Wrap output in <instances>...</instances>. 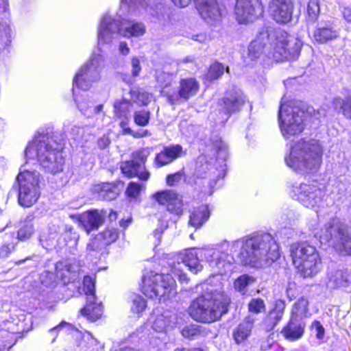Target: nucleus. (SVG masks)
<instances>
[{
  "label": "nucleus",
  "mask_w": 351,
  "mask_h": 351,
  "mask_svg": "<svg viewBox=\"0 0 351 351\" xmlns=\"http://www.w3.org/2000/svg\"><path fill=\"white\" fill-rule=\"evenodd\" d=\"M254 283L255 278L254 277L247 274H243L235 280L234 287L237 291L242 294H245L247 291V289Z\"/></svg>",
  "instance_id": "e433bc0d"
},
{
  "label": "nucleus",
  "mask_w": 351,
  "mask_h": 351,
  "mask_svg": "<svg viewBox=\"0 0 351 351\" xmlns=\"http://www.w3.org/2000/svg\"><path fill=\"white\" fill-rule=\"evenodd\" d=\"M328 286L330 288L346 287L351 283V276L346 269H332L328 273Z\"/></svg>",
  "instance_id": "b1692460"
},
{
  "label": "nucleus",
  "mask_w": 351,
  "mask_h": 351,
  "mask_svg": "<svg viewBox=\"0 0 351 351\" xmlns=\"http://www.w3.org/2000/svg\"><path fill=\"white\" fill-rule=\"evenodd\" d=\"M171 162V158H169L165 147H164L160 153L156 154L154 163L156 167L160 168Z\"/></svg>",
  "instance_id": "49530a36"
},
{
  "label": "nucleus",
  "mask_w": 351,
  "mask_h": 351,
  "mask_svg": "<svg viewBox=\"0 0 351 351\" xmlns=\"http://www.w3.org/2000/svg\"><path fill=\"white\" fill-rule=\"evenodd\" d=\"M58 234L54 231L53 232H49L47 236L45 234H42L40 236L39 241L43 247L48 249L52 246H56V244L60 245L58 241Z\"/></svg>",
  "instance_id": "ea45409f"
},
{
  "label": "nucleus",
  "mask_w": 351,
  "mask_h": 351,
  "mask_svg": "<svg viewBox=\"0 0 351 351\" xmlns=\"http://www.w3.org/2000/svg\"><path fill=\"white\" fill-rule=\"evenodd\" d=\"M100 238L97 236L95 239H93L88 245H87V251L88 252L97 251L100 248V244L99 241H100Z\"/></svg>",
  "instance_id": "e2e57ef3"
},
{
  "label": "nucleus",
  "mask_w": 351,
  "mask_h": 351,
  "mask_svg": "<svg viewBox=\"0 0 351 351\" xmlns=\"http://www.w3.org/2000/svg\"><path fill=\"white\" fill-rule=\"evenodd\" d=\"M126 120H123L120 123V127L123 130L124 134H132L134 137H143L147 135V132L145 131L143 134H132V130L128 127V119L125 118Z\"/></svg>",
  "instance_id": "680f3d73"
},
{
  "label": "nucleus",
  "mask_w": 351,
  "mask_h": 351,
  "mask_svg": "<svg viewBox=\"0 0 351 351\" xmlns=\"http://www.w3.org/2000/svg\"><path fill=\"white\" fill-rule=\"evenodd\" d=\"M286 304L282 300H276L274 308L269 313L263 320L264 327L266 330H273L282 319Z\"/></svg>",
  "instance_id": "412c9836"
},
{
  "label": "nucleus",
  "mask_w": 351,
  "mask_h": 351,
  "mask_svg": "<svg viewBox=\"0 0 351 351\" xmlns=\"http://www.w3.org/2000/svg\"><path fill=\"white\" fill-rule=\"evenodd\" d=\"M322 243H327L342 254L351 252V237L347 226L339 219H330L324 226L319 236Z\"/></svg>",
  "instance_id": "9b49d317"
},
{
  "label": "nucleus",
  "mask_w": 351,
  "mask_h": 351,
  "mask_svg": "<svg viewBox=\"0 0 351 351\" xmlns=\"http://www.w3.org/2000/svg\"><path fill=\"white\" fill-rule=\"evenodd\" d=\"M165 149L171 158V162L174 161L178 158H180L183 154L182 147L180 145H171L165 147Z\"/></svg>",
  "instance_id": "603ef678"
},
{
  "label": "nucleus",
  "mask_w": 351,
  "mask_h": 351,
  "mask_svg": "<svg viewBox=\"0 0 351 351\" xmlns=\"http://www.w3.org/2000/svg\"><path fill=\"white\" fill-rule=\"evenodd\" d=\"M224 71L225 67L222 64L215 62L210 65L207 77L210 80H217L223 74Z\"/></svg>",
  "instance_id": "c03bdc74"
},
{
  "label": "nucleus",
  "mask_w": 351,
  "mask_h": 351,
  "mask_svg": "<svg viewBox=\"0 0 351 351\" xmlns=\"http://www.w3.org/2000/svg\"><path fill=\"white\" fill-rule=\"evenodd\" d=\"M40 187L19 186V202L25 207H29L36 202L40 197Z\"/></svg>",
  "instance_id": "a878e982"
},
{
  "label": "nucleus",
  "mask_w": 351,
  "mask_h": 351,
  "mask_svg": "<svg viewBox=\"0 0 351 351\" xmlns=\"http://www.w3.org/2000/svg\"><path fill=\"white\" fill-rule=\"evenodd\" d=\"M173 75L169 73L162 72L157 76V81L162 87V93L165 96L164 91L173 93V90H166L169 86H171L173 82Z\"/></svg>",
  "instance_id": "79ce46f5"
},
{
  "label": "nucleus",
  "mask_w": 351,
  "mask_h": 351,
  "mask_svg": "<svg viewBox=\"0 0 351 351\" xmlns=\"http://www.w3.org/2000/svg\"><path fill=\"white\" fill-rule=\"evenodd\" d=\"M64 239L65 240L69 239V241H66V245H69L71 247H73L77 245L79 235L75 232L73 231V228L71 226H66Z\"/></svg>",
  "instance_id": "a18cd8bd"
},
{
  "label": "nucleus",
  "mask_w": 351,
  "mask_h": 351,
  "mask_svg": "<svg viewBox=\"0 0 351 351\" xmlns=\"http://www.w3.org/2000/svg\"><path fill=\"white\" fill-rule=\"evenodd\" d=\"M75 100L79 110L87 117H93L99 113L103 110V104L93 107V103L88 98L84 97L82 99H75Z\"/></svg>",
  "instance_id": "2f4dec72"
},
{
  "label": "nucleus",
  "mask_w": 351,
  "mask_h": 351,
  "mask_svg": "<svg viewBox=\"0 0 351 351\" xmlns=\"http://www.w3.org/2000/svg\"><path fill=\"white\" fill-rule=\"evenodd\" d=\"M80 223L88 234L93 230H97L104 222V217L97 210L84 213L79 217Z\"/></svg>",
  "instance_id": "5701e85b"
},
{
  "label": "nucleus",
  "mask_w": 351,
  "mask_h": 351,
  "mask_svg": "<svg viewBox=\"0 0 351 351\" xmlns=\"http://www.w3.org/2000/svg\"><path fill=\"white\" fill-rule=\"evenodd\" d=\"M132 104L130 101L126 99L117 100L114 104V111L119 117L128 118L130 112Z\"/></svg>",
  "instance_id": "4c0bfd02"
},
{
  "label": "nucleus",
  "mask_w": 351,
  "mask_h": 351,
  "mask_svg": "<svg viewBox=\"0 0 351 351\" xmlns=\"http://www.w3.org/2000/svg\"><path fill=\"white\" fill-rule=\"evenodd\" d=\"M146 301L140 295H136L132 300V311L134 313H139L146 308Z\"/></svg>",
  "instance_id": "864d4df0"
},
{
  "label": "nucleus",
  "mask_w": 351,
  "mask_h": 351,
  "mask_svg": "<svg viewBox=\"0 0 351 351\" xmlns=\"http://www.w3.org/2000/svg\"><path fill=\"white\" fill-rule=\"evenodd\" d=\"M19 186L40 187V176L36 171L23 170L21 171L16 178Z\"/></svg>",
  "instance_id": "c85d7f7f"
},
{
  "label": "nucleus",
  "mask_w": 351,
  "mask_h": 351,
  "mask_svg": "<svg viewBox=\"0 0 351 351\" xmlns=\"http://www.w3.org/2000/svg\"><path fill=\"white\" fill-rule=\"evenodd\" d=\"M150 149L149 148L141 149L132 153V160L135 163L138 164L139 167L141 168V167H143L144 168V165L148 156L150 155Z\"/></svg>",
  "instance_id": "a19ab883"
},
{
  "label": "nucleus",
  "mask_w": 351,
  "mask_h": 351,
  "mask_svg": "<svg viewBox=\"0 0 351 351\" xmlns=\"http://www.w3.org/2000/svg\"><path fill=\"white\" fill-rule=\"evenodd\" d=\"M323 152V146L319 141L301 140L291 147L285 161L290 169L299 174L313 173L322 165Z\"/></svg>",
  "instance_id": "39448f33"
},
{
  "label": "nucleus",
  "mask_w": 351,
  "mask_h": 351,
  "mask_svg": "<svg viewBox=\"0 0 351 351\" xmlns=\"http://www.w3.org/2000/svg\"><path fill=\"white\" fill-rule=\"evenodd\" d=\"M238 250L243 264L255 268L269 267L280 256L278 244L270 234L237 240L233 243L232 250Z\"/></svg>",
  "instance_id": "7ed1b4c3"
},
{
  "label": "nucleus",
  "mask_w": 351,
  "mask_h": 351,
  "mask_svg": "<svg viewBox=\"0 0 351 351\" xmlns=\"http://www.w3.org/2000/svg\"><path fill=\"white\" fill-rule=\"evenodd\" d=\"M175 324V317L169 312H165L156 316L153 322L152 328L156 332H162L172 328Z\"/></svg>",
  "instance_id": "7c9ffc66"
},
{
  "label": "nucleus",
  "mask_w": 351,
  "mask_h": 351,
  "mask_svg": "<svg viewBox=\"0 0 351 351\" xmlns=\"http://www.w3.org/2000/svg\"><path fill=\"white\" fill-rule=\"evenodd\" d=\"M254 321L255 319L253 316L248 315L235 328L233 337L237 343L244 342L250 336Z\"/></svg>",
  "instance_id": "393cba45"
},
{
  "label": "nucleus",
  "mask_w": 351,
  "mask_h": 351,
  "mask_svg": "<svg viewBox=\"0 0 351 351\" xmlns=\"http://www.w3.org/2000/svg\"><path fill=\"white\" fill-rule=\"evenodd\" d=\"M229 301L224 293L211 291L195 300L189 308V313L197 322H213L227 313Z\"/></svg>",
  "instance_id": "423d86ee"
},
{
  "label": "nucleus",
  "mask_w": 351,
  "mask_h": 351,
  "mask_svg": "<svg viewBox=\"0 0 351 351\" xmlns=\"http://www.w3.org/2000/svg\"><path fill=\"white\" fill-rule=\"evenodd\" d=\"M305 327V322L291 317L281 330V334L289 341H296L303 336Z\"/></svg>",
  "instance_id": "4be33fe9"
},
{
  "label": "nucleus",
  "mask_w": 351,
  "mask_h": 351,
  "mask_svg": "<svg viewBox=\"0 0 351 351\" xmlns=\"http://www.w3.org/2000/svg\"><path fill=\"white\" fill-rule=\"evenodd\" d=\"M132 75L134 76H137L141 70L140 61L138 58L134 57L132 59Z\"/></svg>",
  "instance_id": "69168bd1"
},
{
  "label": "nucleus",
  "mask_w": 351,
  "mask_h": 351,
  "mask_svg": "<svg viewBox=\"0 0 351 351\" xmlns=\"http://www.w3.org/2000/svg\"><path fill=\"white\" fill-rule=\"evenodd\" d=\"M341 13L343 19L347 23H351V6H343L341 8Z\"/></svg>",
  "instance_id": "0e129e2a"
},
{
  "label": "nucleus",
  "mask_w": 351,
  "mask_h": 351,
  "mask_svg": "<svg viewBox=\"0 0 351 351\" xmlns=\"http://www.w3.org/2000/svg\"><path fill=\"white\" fill-rule=\"evenodd\" d=\"M324 186L316 180L295 183L289 187L290 195L306 208H313L322 200Z\"/></svg>",
  "instance_id": "f8f14e48"
},
{
  "label": "nucleus",
  "mask_w": 351,
  "mask_h": 351,
  "mask_svg": "<svg viewBox=\"0 0 351 351\" xmlns=\"http://www.w3.org/2000/svg\"><path fill=\"white\" fill-rule=\"evenodd\" d=\"M210 211L207 205H202L195 208L191 212L189 224L195 228H200L209 218Z\"/></svg>",
  "instance_id": "c756f323"
},
{
  "label": "nucleus",
  "mask_w": 351,
  "mask_h": 351,
  "mask_svg": "<svg viewBox=\"0 0 351 351\" xmlns=\"http://www.w3.org/2000/svg\"><path fill=\"white\" fill-rule=\"evenodd\" d=\"M263 12L261 0H237L234 9L236 20L241 24L253 22Z\"/></svg>",
  "instance_id": "2eb2a0df"
},
{
  "label": "nucleus",
  "mask_w": 351,
  "mask_h": 351,
  "mask_svg": "<svg viewBox=\"0 0 351 351\" xmlns=\"http://www.w3.org/2000/svg\"><path fill=\"white\" fill-rule=\"evenodd\" d=\"M150 113L147 110L136 111L134 115V120L136 124L140 126H145L149 121Z\"/></svg>",
  "instance_id": "de8ad7c7"
},
{
  "label": "nucleus",
  "mask_w": 351,
  "mask_h": 351,
  "mask_svg": "<svg viewBox=\"0 0 351 351\" xmlns=\"http://www.w3.org/2000/svg\"><path fill=\"white\" fill-rule=\"evenodd\" d=\"M199 258H204L210 267L215 269L214 272L217 275H223L231 269L230 261L226 260L228 254L217 248L189 249L184 251L181 257L182 263L193 274H197L202 269Z\"/></svg>",
  "instance_id": "0eeeda50"
},
{
  "label": "nucleus",
  "mask_w": 351,
  "mask_h": 351,
  "mask_svg": "<svg viewBox=\"0 0 351 351\" xmlns=\"http://www.w3.org/2000/svg\"><path fill=\"white\" fill-rule=\"evenodd\" d=\"M304 104L300 101L282 103L278 111V125L285 138L299 135L304 129Z\"/></svg>",
  "instance_id": "6e6552de"
},
{
  "label": "nucleus",
  "mask_w": 351,
  "mask_h": 351,
  "mask_svg": "<svg viewBox=\"0 0 351 351\" xmlns=\"http://www.w3.org/2000/svg\"><path fill=\"white\" fill-rule=\"evenodd\" d=\"M121 169L122 173L128 178L137 176L140 180L147 181L150 176V173L146 169L140 171L141 167L132 160L121 162Z\"/></svg>",
  "instance_id": "bb28decb"
},
{
  "label": "nucleus",
  "mask_w": 351,
  "mask_h": 351,
  "mask_svg": "<svg viewBox=\"0 0 351 351\" xmlns=\"http://www.w3.org/2000/svg\"><path fill=\"white\" fill-rule=\"evenodd\" d=\"M302 42L297 37L278 29L271 33L263 32L248 47V56L254 60L265 55L277 62L298 57Z\"/></svg>",
  "instance_id": "f03ea898"
},
{
  "label": "nucleus",
  "mask_w": 351,
  "mask_h": 351,
  "mask_svg": "<svg viewBox=\"0 0 351 351\" xmlns=\"http://www.w3.org/2000/svg\"><path fill=\"white\" fill-rule=\"evenodd\" d=\"M183 173L180 171L176 172L173 174H170L167 177L166 182L169 186H174L180 182L182 178Z\"/></svg>",
  "instance_id": "052dcab7"
},
{
  "label": "nucleus",
  "mask_w": 351,
  "mask_h": 351,
  "mask_svg": "<svg viewBox=\"0 0 351 351\" xmlns=\"http://www.w3.org/2000/svg\"><path fill=\"white\" fill-rule=\"evenodd\" d=\"M308 316V301L302 297L293 304L291 310V318L302 321Z\"/></svg>",
  "instance_id": "72a5a7b5"
},
{
  "label": "nucleus",
  "mask_w": 351,
  "mask_h": 351,
  "mask_svg": "<svg viewBox=\"0 0 351 351\" xmlns=\"http://www.w3.org/2000/svg\"><path fill=\"white\" fill-rule=\"evenodd\" d=\"M332 105L336 110L341 112L345 117L351 119V97L335 98L332 101Z\"/></svg>",
  "instance_id": "c9c22d12"
},
{
  "label": "nucleus",
  "mask_w": 351,
  "mask_h": 351,
  "mask_svg": "<svg viewBox=\"0 0 351 351\" xmlns=\"http://www.w3.org/2000/svg\"><path fill=\"white\" fill-rule=\"evenodd\" d=\"M248 308L250 312L258 314L265 310V304L262 299L254 298L250 302Z\"/></svg>",
  "instance_id": "09e8293b"
},
{
  "label": "nucleus",
  "mask_w": 351,
  "mask_h": 351,
  "mask_svg": "<svg viewBox=\"0 0 351 351\" xmlns=\"http://www.w3.org/2000/svg\"><path fill=\"white\" fill-rule=\"evenodd\" d=\"M293 263L303 278H312L322 269V259L317 249L307 243H293L290 249Z\"/></svg>",
  "instance_id": "1a4fd4ad"
},
{
  "label": "nucleus",
  "mask_w": 351,
  "mask_h": 351,
  "mask_svg": "<svg viewBox=\"0 0 351 351\" xmlns=\"http://www.w3.org/2000/svg\"><path fill=\"white\" fill-rule=\"evenodd\" d=\"M153 198L160 205L165 206L167 210L176 215H181L183 211V203L180 195L171 190L157 192Z\"/></svg>",
  "instance_id": "a211bd4d"
},
{
  "label": "nucleus",
  "mask_w": 351,
  "mask_h": 351,
  "mask_svg": "<svg viewBox=\"0 0 351 351\" xmlns=\"http://www.w3.org/2000/svg\"><path fill=\"white\" fill-rule=\"evenodd\" d=\"M130 93L131 101L138 106H146L152 99V95L149 93L139 88H132Z\"/></svg>",
  "instance_id": "f704fd0d"
},
{
  "label": "nucleus",
  "mask_w": 351,
  "mask_h": 351,
  "mask_svg": "<svg viewBox=\"0 0 351 351\" xmlns=\"http://www.w3.org/2000/svg\"><path fill=\"white\" fill-rule=\"evenodd\" d=\"M176 287V281L169 274L150 271L143 278V294L160 302H165L174 298L177 293Z\"/></svg>",
  "instance_id": "9d476101"
},
{
  "label": "nucleus",
  "mask_w": 351,
  "mask_h": 351,
  "mask_svg": "<svg viewBox=\"0 0 351 351\" xmlns=\"http://www.w3.org/2000/svg\"><path fill=\"white\" fill-rule=\"evenodd\" d=\"M93 191L97 193L100 198L111 201L117 197L119 189L115 184L107 182L95 185Z\"/></svg>",
  "instance_id": "cd10ccee"
},
{
  "label": "nucleus",
  "mask_w": 351,
  "mask_h": 351,
  "mask_svg": "<svg viewBox=\"0 0 351 351\" xmlns=\"http://www.w3.org/2000/svg\"><path fill=\"white\" fill-rule=\"evenodd\" d=\"M195 8L201 17L210 25H218L221 20V14L217 0H193ZM177 7L185 8L191 0H171Z\"/></svg>",
  "instance_id": "ddd939ff"
},
{
  "label": "nucleus",
  "mask_w": 351,
  "mask_h": 351,
  "mask_svg": "<svg viewBox=\"0 0 351 351\" xmlns=\"http://www.w3.org/2000/svg\"><path fill=\"white\" fill-rule=\"evenodd\" d=\"M83 291L86 295V305L82 309V315L91 322L99 319L103 313L101 302H97L95 295V278L86 276L83 280Z\"/></svg>",
  "instance_id": "4468645a"
},
{
  "label": "nucleus",
  "mask_w": 351,
  "mask_h": 351,
  "mask_svg": "<svg viewBox=\"0 0 351 351\" xmlns=\"http://www.w3.org/2000/svg\"><path fill=\"white\" fill-rule=\"evenodd\" d=\"M311 330L315 334L318 339H323L325 335V330L319 321H314L311 324Z\"/></svg>",
  "instance_id": "4d7b16f0"
},
{
  "label": "nucleus",
  "mask_w": 351,
  "mask_h": 351,
  "mask_svg": "<svg viewBox=\"0 0 351 351\" xmlns=\"http://www.w3.org/2000/svg\"><path fill=\"white\" fill-rule=\"evenodd\" d=\"M182 335L185 338L193 339L200 334L198 326L190 325L182 330Z\"/></svg>",
  "instance_id": "5fc2aeb1"
},
{
  "label": "nucleus",
  "mask_w": 351,
  "mask_h": 351,
  "mask_svg": "<svg viewBox=\"0 0 351 351\" xmlns=\"http://www.w3.org/2000/svg\"><path fill=\"white\" fill-rule=\"evenodd\" d=\"M98 236L103 240V245H109L118 239L119 232L117 229H108Z\"/></svg>",
  "instance_id": "37998d69"
},
{
  "label": "nucleus",
  "mask_w": 351,
  "mask_h": 351,
  "mask_svg": "<svg viewBox=\"0 0 351 351\" xmlns=\"http://www.w3.org/2000/svg\"><path fill=\"white\" fill-rule=\"evenodd\" d=\"M199 87V83L195 78H186L180 81L178 93L176 90H173V93H166L165 91L164 93L169 102L175 104L178 102L180 98L187 100L194 96L197 93Z\"/></svg>",
  "instance_id": "aec40b11"
},
{
  "label": "nucleus",
  "mask_w": 351,
  "mask_h": 351,
  "mask_svg": "<svg viewBox=\"0 0 351 351\" xmlns=\"http://www.w3.org/2000/svg\"><path fill=\"white\" fill-rule=\"evenodd\" d=\"M269 12L278 23L286 24L292 19L294 4L293 0H271Z\"/></svg>",
  "instance_id": "f3484780"
},
{
  "label": "nucleus",
  "mask_w": 351,
  "mask_h": 351,
  "mask_svg": "<svg viewBox=\"0 0 351 351\" xmlns=\"http://www.w3.org/2000/svg\"><path fill=\"white\" fill-rule=\"evenodd\" d=\"M62 149V144L57 141L56 135L39 134L27 147L25 157L27 160L36 158L46 171L56 173L62 171L64 164Z\"/></svg>",
  "instance_id": "20e7f679"
},
{
  "label": "nucleus",
  "mask_w": 351,
  "mask_h": 351,
  "mask_svg": "<svg viewBox=\"0 0 351 351\" xmlns=\"http://www.w3.org/2000/svg\"><path fill=\"white\" fill-rule=\"evenodd\" d=\"M319 12L320 7L319 0H310L307 5V21L311 23L316 22Z\"/></svg>",
  "instance_id": "58836bf2"
},
{
  "label": "nucleus",
  "mask_w": 351,
  "mask_h": 351,
  "mask_svg": "<svg viewBox=\"0 0 351 351\" xmlns=\"http://www.w3.org/2000/svg\"><path fill=\"white\" fill-rule=\"evenodd\" d=\"M34 232V229L32 223L24 225L18 231V239L21 241H25L31 237Z\"/></svg>",
  "instance_id": "3c124183"
},
{
  "label": "nucleus",
  "mask_w": 351,
  "mask_h": 351,
  "mask_svg": "<svg viewBox=\"0 0 351 351\" xmlns=\"http://www.w3.org/2000/svg\"><path fill=\"white\" fill-rule=\"evenodd\" d=\"M149 0H121L120 9L122 13H135L145 9Z\"/></svg>",
  "instance_id": "473e14b6"
},
{
  "label": "nucleus",
  "mask_w": 351,
  "mask_h": 351,
  "mask_svg": "<svg viewBox=\"0 0 351 351\" xmlns=\"http://www.w3.org/2000/svg\"><path fill=\"white\" fill-rule=\"evenodd\" d=\"M145 32L146 27L142 22L125 21L121 16L104 14L97 28L99 53L94 52L90 60L80 68L73 79V86L86 90L93 83L100 80V74L104 66L102 46L110 45L118 36L125 38L140 37Z\"/></svg>",
  "instance_id": "f257e3e1"
},
{
  "label": "nucleus",
  "mask_w": 351,
  "mask_h": 351,
  "mask_svg": "<svg viewBox=\"0 0 351 351\" xmlns=\"http://www.w3.org/2000/svg\"><path fill=\"white\" fill-rule=\"evenodd\" d=\"M110 143V141L108 135H104L101 138H99L97 141V145L99 148L105 149L106 148L109 144Z\"/></svg>",
  "instance_id": "774afa93"
},
{
  "label": "nucleus",
  "mask_w": 351,
  "mask_h": 351,
  "mask_svg": "<svg viewBox=\"0 0 351 351\" xmlns=\"http://www.w3.org/2000/svg\"><path fill=\"white\" fill-rule=\"evenodd\" d=\"M119 52L122 56H128L130 52V49L125 41H121L119 44Z\"/></svg>",
  "instance_id": "338daca9"
},
{
  "label": "nucleus",
  "mask_w": 351,
  "mask_h": 351,
  "mask_svg": "<svg viewBox=\"0 0 351 351\" xmlns=\"http://www.w3.org/2000/svg\"><path fill=\"white\" fill-rule=\"evenodd\" d=\"M84 134H85V128H84L77 126V125H74L71 128V135L73 136V138L75 140H77V141L82 140L84 138Z\"/></svg>",
  "instance_id": "bf43d9fd"
},
{
  "label": "nucleus",
  "mask_w": 351,
  "mask_h": 351,
  "mask_svg": "<svg viewBox=\"0 0 351 351\" xmlns=\"http://www.w3.org/2000/svg\"><path fill=\"white\" fill-rule=\"evenodd\" d=\"M339 35V29L336 27L334 21L330 19L319 21L313 32L315 40L319 44L336 40Z\"/></svg>",
  "instance_id": "6ab92c4d"
},
{
  "label": "nucleus",
  "mask_w": 351,
  "mask_h": 351,
  "mask_svg": "<svg viewBox=\"0 0 351 351\" xmlns=\"http://www.w3.org/2000/svg\"><path fill=\"white\" fill-rule=\"evenodd\" d=\"M144 187L145 186L142 184L131 182L126 189V195L130 197L136 198L139 195Z\"/></svg>",
  "instance_id": "8fccbe9b"
},
{
  "label": "nucleus",
  "mask_w": 351,
  "mask_h": 351,
  "mask_svg": "<svg viewBox=\"0 0 351 351\" xmlns=\"http://www.w3.org/2000/svg\"><path fill=\"white\" fill-rule=\"evenodd\" d=\"M63 328H67L68 330H70L72 328V326L70 324L66 322H62L60 324L51 328L49 330V333L53 336L52 342L55 341L60 330H61Z\"/></svg>",
  "instance_id": "13d9d810"
},
{
  "label": "nucleus",
  "mask_w": 351,
  "mask_h": 351,
  "mask_svg": "<svg viewBox=\"0 0 351 351\" xmlns=\"http://www.w3.org/2000/svg\"><path fill=\"white\" fill-rule=\"evenodd\" d=\"M56 275L58 277L64 280V278H70L67 274H70L71 268L68 267V265L64 262H58L56 266Z\"/></svg>",
  "instance_id": "6e6d98bb"
},
{
  "label": "nucleus",
  "mask_w": 351,
  "mask_h": 351,
  "mask_svg": "<svg viewBox=\"0 0 351 351\" xmlns=\"http://www.w3.org/2000/svg\"><path fill=\"white\" fill-rule=\"evenodd\" d=\"M245 101V97L239 88L234 87L227 90L219 101L221 109L226 115L225 119L227 120L230 114L240 110Z\"/></svg>",
  "instance_id": "dca6fc26"
}]
</instances>
